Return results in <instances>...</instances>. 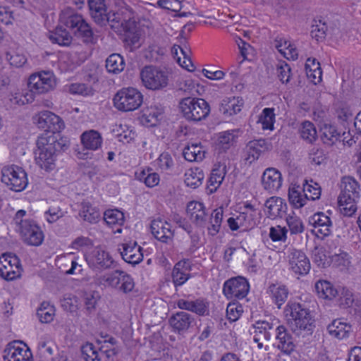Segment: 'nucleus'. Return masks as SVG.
I'll return each instance as SVG.
<instances>
[{
    "label": "nucleus",
    "instance_id": "obj_1",
    "mask_svg": "<svg viewBox=\"0 0 361 361\" xmlns=\"http://www.w3.org/2000/svg\"><path fill=\"white\" fill-rule=\"evenodd\" d=\"M68 143L63 139H58L55 135L44 133L37 140L35 151L36 164L46 171L55 169L58 152L68 148Z\"/></svg>",
    "mask_w": 361,
    "mask_h": 361
},
{
    "label": "nucleus",
    "instance_id": "obj_2",
    "mask_svg": "<svg viewBox=\"0 0 361 361\" xmlns=\"http://www.w3.org/2000/svg\"><path fill=\"white\" fill-rule=\"evenodd\" d=\"M113 21L119 24L124 32L125 45L130 51L138 48L140 45L138 27L133 20V12L123 0H115V10L113 13Z\"/></svg>",
    "mask_w": 361,
    "mask_h": 361
},
{
    "label": "nucleus",
    "instance_id": "obj_3",
    "mask_svg": "<svg viewBox=\"0 0 361 361\" xmlns=\"http://www.w3.org/2000/svg\"><path fill=\"white\" fill-rule=\"evenodd\" d=\"M284 314L292 331L298 334H311L315 327L314 319L309 309L298 302H288Z\"/></svg>",
    "mask_w": 361,
    "mask_h": 361
},
{
    "label": "nucleus",
    "instance_id": "obj_4",
    "mask_svg": "<svg viewBox=\"0 0 361 361\" xmlns=\"http://www.w3.org/2000/svg\"><path fill=\"white\" fill-rule=\"evenodd\" d=\"M61 24L69 27L75 35L82 38L85 42H91L93 32L87 23L82 16L74 9L67 7L61 11L60 14Z\"/></svg>",
    "mask_w": 361,
    "mask_h": 361
},
{
    "label": "nucleus",
    "instance_id": "obj_5",
    "mask_svg": "<svg viewBox=\"0 0 361 361\" xmlns=\"http://www.w3.org/2000/svg\"><path fill=\"white\" fill-rule=\"evenodd\" d=\"M179 108L183 118L192 122L205 119L210 112L209 104L203 99L185 97L179 102Z\"/></svg>",
    "mask_w": 361,
    "mask_h": 361
},
{
    "label": "nucleus",
    "instance_id": "obj_6",
    "mask_svg": "<svg viewBox=\"0 0 361 361\" xmlns=\"http://www.w3.org/2000/svg\"><path fill=\"white\" fill-rule=\"evenodd\" d=\"M114 106L119 111H132L143 102L142 94L136 88L124 87L118 90L113 99Z\"/></svg>",
    "mask_w": 361,
    "mask_h": 361
},
{
    "label": "nucleus",
    "instance_id": "obj_7",
    "mask_svg": "<svg viewBox=\"0 0 361 361\" xmlns=\"http://www.w3.org/2000/svg\"><path fill=\"white\" fill-rule=\"evenodd\" d=\"M142 85L151 90H160L169 83L168 72L159 67L147 66L140 71Z\"/></svg>",
    "mask_w": 361,
    "mask_h": 361
},
{
    "label": "nucleus",
    "instance_id": "obj_8",
    "mask_svg": "<svg viewBox=\"0 0 361 361\" xmlns=\"http://www.w3.org/2000/svg\"><path fill=\"white\" fill-rule=\"evenodd\" d=\"M1 181L9 189L20 192L23 190L27 185V174L21 167L18 166H4L1 170Z\"/></svg>",
    "mask_w": 361,
    "mask_h": 361
},
{
    "label": "nucleus",
    "instance_id": "obj_9",
    "mask_svg": "<svg viewBox=\"0 0 361 361\" xmlns=\"http://www.w3.org/2000/svg\"><path fill=\"white\" fill-rule=\"evenodd\" d=\"M23 267L20 259L13 253H4L0 257V276L13 281L21 276Z\"/></svg>",
    "mask_w": 361,
    "mask_h": 361
},
{
    "label": "nucleus",
    "instance_id": "obj_10",
    "mask_svg": "<svg viewBox=\"0 0 361 361\" xmlns=\"http://www.w3.org/2000/svg\"><path fill=\"white\" fill-rule=\"evenodd\" d=\"M250 289L247 279L242 276L231 278L225 281L223 292L228 299H243Z\"/></svg>",
    "mask_w": 361,
    "mask_h": 361
},
{
    "label": "nucleus",
    "instance_id": "obj_11",
    "mask_svg": "<svg viewBox=\"0 0 361 361\" xmlns=\"http://www.w3.org/2000/svg\"><path fill=\"white\" fill-rule=\"evenodd\" d=\"M287 258L289 269L296 275L303 276L309 273L310 262L306 255L293 247L288 248Z\"/></svg>",
    "mask_w": 361,
    "mask_h": 361
},
{
    "label": "nucleus",
    "instance_id": "obj_12",
    "mask_svg": "<svg viewBox=\"0 0 361 361\" xmlns=\"http://www.w3.org/2000/svg\"><path fill=\"white\" fill-rule=\"evenodd\" d=\"M85 260L94 270L106 269L111 267L114 261L110 254L102 248L96 247L85 255Z\"/></svg>",
    "mask_w": 361,
    "mask_h": 361
},
{
    "label": "nucleus",
    "instance_id": "obj_13",
    "mask_svg": "<svg viewBox=\"0 0 361 361\" xmlns=\"http://www.w3.org/2000/svg\"><path fill=\"white\" fill-rule=\"evenodd\" d=\"M33 120L39 128L50 131L53 135L64 128V123L61 118L49 111L39 112L33 117Z\"/></svg>",
    "mask_w": 361,
    "mask_h": 361
},
{
    "label": "nucleus",
    "instance_id": "obj_14",
    "mask_svg": "<svg viewBox=\"0 0 361 361\" xmlns=\"http://www.w3.org/2000/svg\"><path fill=\"white\" fill-rule=\"evenodd\" d=\"M56 85L55 78L52 73L43 71L32 74L28 80V87L35 90L37 94H44Z\"/></svg>",
    "mask_w": 361,
    "mask_h": 361
},
{
    "label": "nucleus",
    "instance_id": "obj_15",
    "mask_svg": "<svg viewBox=\"0 0 361 361\" xmlns=\"http://www.w3.org/2000/svg\"><path fill=\"white\" fill-rule=\"evenodd\" d=\"M3 358L4 361H33L32 353L28 347L17 341L6 345Z\"/></svg>",
    "mask_w": 361,
    "mask_h": 361
},
{
    "label": "nucleus",
    "instance_id": "obj_16",
    "mask_svg": "<svg viewBox=\"0 0 361 361\" xmlns=\"http://www.w3.org/2000/svg\"><path fill=\"white\" fill-rule=\"evenodd\" d=\"M278 325V322H269L267 321L257 322L253 326V341L257 343L259 349H262L264 343L270 340L274 333H275V328Z\"/></svg>",
    "mask_w": 361,
    "mask_h": 361
},
{
    "label": "nucleus",
    "instance_id": "obj_17",
    "mask_svg": "<svg viewBox=\"0 0 361 361\" xmlns=\"http://www.w3.org/2000/svg\"><path fill=\"white\" fill-rule=\"evenodd\" d=\"M19 232L23 242L28 245L39 246L44 240V233L34 221L25 222Z\"/></svg>",
    "mask_w": 361,
    "mask_h": 361
},
{
    "label": "nucleus",
    "instance_id": "obj_18",
    "mask_svg": "<svg viewBox=\"0 0 361 361\" xmlns=\"http://www.w3.org/2000/svg\"><path fill=\"white\" fill-rule=\"evenodd\" d=\"M309 223L314 227L312 233L318 238L329 236L332 232V221L330 217L323 212H318L310 216Z\"/></svg>",
    "mask_w": 361,
    "mask_h": 361
},
{
    "label": "nucleus",
    "instance_id": "obj_19",
    "mask_svg": "<svg viewBox=\"0 0 361 361\" xmlns=\"http://www.w3.org/2000/svg\"><path fill=\"white\" fill-rule=\"evenodd\" d=\"M276 342L274 345L283 353L290 355L295 348V340L289 331L283 325L275 328Z\"/></svg>",
    "mask_w": 361,
    "mask_h": 361
},
{
    "label": "nucleus",
    "instance_id": "obj_20",
    "mask_svg": "<svg viewBox=\"0 0 361 361\" xmlns=\"http://www.w3.org/2000/svg\"><path fill=\"white\" fill-rule=\"evenodd\" d=\"M118 250L123 259L131 264H137L142 261V248L137 245L136 241H126L118 246Z\"/></svg>",
    "mask_w": 361,
    "mask_h": 361
},
{
    "label": "nucleus",
    "instance_id": "obj_21",
    "mask_svg": "<svg viewBox=\"0 0 361 361\" xmlns=\"http://www.w3.org/2000/svg\"><path fill=\"white\" fill-rule=\"evenodd\" d=\"M261 183L264 190L270 194L275 193L282 185L281 173L275 168H267L262 176Z\"/></svg>",
    "mask_w": 361,
    "mask_h": 361
},
{
    "label": "nucleus",
    "instance_id": "obj_22",
    "mask_svg": "<svg viewBox=\"0 0 361 361\" xmlns=\"http://www.w3.org/2000/svg\"><path fill=\"white\" fill-rule=\"evenodd\" d=\"M150 227L152 235L158 240L165 243L172 241L173 231L171 225L166 221L157 218L152 221Z\"/></svg>",
    "mask_w": 361,
    "mask_h": 361
},
{
    "label": "nucleus",
    "instance_id": "obj_23",
    "mask_svg": "<svg viewBox=\"0 0 361 361\" xmlns=\"http://www.w3.org/2000/svg\"><path fill=\"white\" fill-rule=\"evenodd\" d=\"M191 269L192 264L189 259L180 260L174 265L171 277L175 287L183 285L191 277Z\"/></svg>",
    "mask_w": 361,
    "mask_h": 361
},
{
    "label": "nucleus",
    "instance_id": "obj_24",
    "mask_svg": "<svg viewBox=\"0 0 361 361\" xmlns=\"http://www.w3.org/2000/svg\"><path fill=\"white\" fill-rule=\"evenodd\" d=\"M90 13L95 23L104 25L106 22L113 21L114 16L107 13L104 0H89Z\"/></svg>",
    "mask_w": 361,
    "mask_h": 361
},
{
    "label": "nucleus",
    "instance_id": "obj_25",
    "mask_svg": "<svg viewBox=\"0 0 361 361\" xmlns=\"http://www.w3.org/2000/svg\"><path fill=\"white\" fill-rule=\"evenodd\" d=\"M268 149L269 145L264 139L250 141L246 146L244 159L249 164H252L259 157L262 153Z\"/></svg>",
    "mask_w": 361,
    "mask_h": 361
},
{
    "label": "nucleus",
    "instance_id": "obj_26",
    "mask_svg": "<svg viewBox=\"0 0 361 361\" xmlns=\"http://www.w3.org/2000/svg\"><path fill=\"white\" fill-rule=\"evenodd\" d=\"M265 207L267 210V216L274 219L281 218L286 212L288 206L286 201L279 197H271L265 202Z\"/></svg>",
    "mask_w": 361,
    "mask_h": 361
},
{
    "label": "nucleus",
    "instance_id": "obj_27",
    "mask_svg": "<svg viewBox=\"0 0 361 361\" xmlns=\"http://www.w3.org/2000/svg\"><path fill=\"white\" fill-rule=\"evenodd\" d=\"M187 214L192 221L200 227L207 225V215L202 203L199 202H190L187 206Z\"/></svg>",
    "mask_w": 361,
    "mask_h": 361
},
{
    "label": "nucleus",
    "instance_id": "obj_28",
    "mask_svg": "<svg viewBox=\"0 0 361 361\" xmlns=\"http://www.w3.org/2000/svg\"><path fill=\"white\" fill-rule=\"evenodd\" d=\"M194 322V318L185 312H178L169 319V323L175 332L185 333Z\"/></svg>",
    "mask_w": 361,
    "mask_h": 361
},
{
    "label": "nucleus",
    "instance_id": "obj_29",
    "mask_svg": "<svg viewBox=\"0 0 361 361\" xmlns=\"http://www.w3.org/2000/svg\"><path fill=\"white\" fill-rule=\"evenodd\" d=\"M243 101L240 97H227L221 101L219 111L225 116H231L240 112Z\"/></svg>",
    "mask_w": 361,
    "mask_h": 361
},
{
    "label": "nucleus",
    "instance_id": "obj_30",
    "mask_svg": "<svg viewBox=\"0 0 361 361\" xmlns=\"http://www.w3.org/2000/svg\"><path fill=\"white\" fill-rule=\"evenodd\" d=\"M124 280V289L128 290L130 288V275L123 271L115 270L111 273L106 274L102 276V281L108 286L118 288L120 280Z\"/></svg>",
    "mask_w": 361,
    "mask_h": 361
},
{
    "label": "nucleus",
    "instance_id": "obj_31",
    "mask_svg": "<svg viewBox=\"0 0 361 361\" xmlns=\"http://www.w3.org/2000/svg\"><path fill=\"white\" fill-rule=\"evenodd\" d=\"M330 335L338 338H348L352 332V326L341 319H334L327 327Z\"/></svg>",
    "mask_w": 361,
    "mask_h": 361
},
{
    "label": "nucleus",
    "instance_id": "obj_32",
    "mask_svg": "<svg viewBox=\"0 0 361 361\" xmlns=\"http://www.w3.org/2000/svg\"><path fill=\"white\" fill-rule=\"evenodd\" d=\"M341 188L340 197L350 196V198L359 199L360 188L355 178L350 176L343 177L341 180Z\"/></svg>",
    "mask_w": 361,
    "mask_h": 361
},
{
    "label": "nucleus",
    "instance_id": "obj_33",
    "mask_svg": "<svg viewBox=\"0 0 361 361\" xmlns=\"http://www.w3.org/2000/svg\"><path fill=\"white\" fill-rule=\"evenodd\" d=\"M288 200L295 209H300L307 202V194L303 193L302 187L299 185H292L288 189Z\"/></svg>",
    "mask_w": 361,
    "mask_h": 361
},
{
    "label": "nucleus",
    "instance_id": "obj_34",
    "mask_svg": "<svg viewBox=\"0 0 361 361\" xmlns=\"http://www.w3.org/2000/svg\"><path fill=\"white\" fill-rule=\"evenodd\" d=\"M271 297L273 302L281 308V305L286 302L288 295V288L281 284H271L267 291Z\"/></svg>",
    "mask_w": 361,
    "mask_h": 361
},
{
    "label": "nucleus",
    "instance_id": "obj_35",
    "mask_svg": "<svg viewBox=\"0 0 361 361\" xmlns=\"http://www.w3.org/2000/svg\"><path fill=\"white\" fill-rule=\"evenodd\" d=\"M81 142L85 148L96 150L101 147L102 138L97 131L91 130L81 135Z\"/></svg>",
    "mask_w": 361,
    "mask_h": 361
},
{
    "label": "nucleus",
    "instance_id": "obj_36",
    "mask_svg": "<svg viewBox=\"0 0 361 361\" xmlns=\"http://www.w3.org/2000/svg\"><path fill=\"white\" fill-rule=\"evenodd\" d=\"M315 290L319 298L331 300L338 295V290L329 281L324 280L318 281L315 283Z\"/></svg>",
    "mask_w": 361,
    "mask_h": 361
},
{
    "label": "nucleus",
    "instance_id": "obj_37",
    "mask_svg": "<svg viewBox=\"0 0 361 361\" xmlns=\"http://www.w3.org/2000/svg\"><path fill=\"white\" fill-rule=\"evenodd\" d=\"M321 139L325 145L331 146L340 138L341 134L335 126L330 124H324L320 129Z\"/></svg>",
    "mask_w": 361,
    "mask_h": 361
},
{
    "label": "nucleus",
    "instance_id": "obj_38",
    "mask_svg": "<svg viewBox=\"0 0 361 361\" xmlns=\"http://www.w3.org/2000/svg\"><path fill=\"white\" fill-rule=\"evenodd\" d=\"M204 178L203 171L200 168H190L185 173V183L187 186L196 188L202 183Z\"/></svg>",
    "mask_w": 361,
    "mask_h": 361
},
{
    "label": "nucleus",
    "instance_id": "obj_39",
    "mask_svg": "<svg viewBox=\"0 0 361 361\" xmlns=\"http://www.w3.org/2000/svg\"><path fill=\"white\" fill-rule=\"evenodd\" d=\"M79 215L84 221L90 223H95L100 218L99 211L93 207L88 202H82L81 204V209Z\"/></svg>",
    "mask_w": 361,
    "mask_h": 361
},
{
    "label": "nucleus",
    "instance_id": "obj_40",
    "mask_svg": "<svg viewBox=\"0 0 361 361\" xmlns=\"http://www.w3.org/2000/svg\"><path fill=\"white\" fill-rule=\"evenodd\" d=\"M49 39L61 46H68L72 42V37L69 32L61 27H57L54 32L49 33Z\"/></svg>",
    "mask_w": 361,
    "mask_h": 361
},
{
    "label": "nucleus",
    "instance_id": "obj_41",
    "mask_svg": "<svg viewBox=\"0 0 361 361\" xmlns=\"http://www.w3.org/2000/svg\"><path fill=\"white\" fill-rule=\"evenodd\" d=\"M183 154L188 161H200L204 157V151L200 144H192L184 148Z\"/></svg>",
    "mask_w": 361,
    "mask_h": 361
},
{
    "label": "nucleus",
    "instance_id": "obj_42",
    "mask_svg": "<svg viewBox=\"0 0 361 361\" xmlns=\"http://www.w3.org/2000/svg\"><path fill=\"white\" fill-rule=\"evenodd\" d=\"M124 68V59L118 54H112L106 60V68L109 73L118 74L122 72Z\"/></svg>",
    "mask_w": 361,
    "mask_h": 361
},
{
    "label": "nucleus",
    "instance_id": "obj_43",
    "mask_svg": "<svg viewBox=\"0 0 361 361\" xmlns=\"http://www.w3.org/2000/svg\"><path fill=\"white\" fill-rule=\"evenodd\" d=\"M135 176L137 180L143 182L149 188L157 185L160 180L159 174L153 172L151 169H143L140 172H136Z\"/></svg>",
    "mask_w": 361,
    "mask_h": 361
},
{
    "label": "nucleus",
    "instance_id": "obj_44",
    "mask_svg": "<svg viewBox=\"0 0 361 361\" xmlns=\"http://www.w3.org/2000/svg\"><path fill=\"white\" fill-rule=\"evenodd\" d=\"M223 219V208L219 207L214 209L209 216V226L207 229L209 234L214 236L216 235L221 228Z\"/></svg>",
    "mask_w": 361,
    "mask_h": 361
},
{
    "label": "nucleus",
    "instance_id": "obj_45",
    "mask_svg": "<svg viewBox=\"0 0 361 361\" xmlns=\"http://www.w3.org/2000/svg\"><path fill=\"white\" fill-rule=\"evenodd\" d=\"M357 200L350 198V196L338 197V205L341 214L346 216H352L357 209Z\"/></svg>",
    "mask_w": 361,
    "mask_h": 361
},
{
    "label": "nucleus",
    "instance_id": "obj_46",
    "mask_svg": "<svg viewBox=\"0 0 361 361\" xmlns=\"http://www.w3.org/2000/svg\"><path fill=\"white\" fill-rule=\"evenodd\" d=\"M299 132L300 137L308 143H312L317 137L314 125L310 121H305L302 122L299 128Z\"/></svg>",
    "mask_w": 361,
    "mask_h": 361
},
{
    "label": "nucleus",
    "instance_id": "obj_47",
    "mask_svg": "<svg viewBox=\"0 0 361 361\" xmlns=\"http://www.w3.org/2000/svg\"><path fill=\"white\" fill-rule=\"evenodd\" d=\"M286 222L291 235L300 234L305 230V225L302 219L294 212L287 215Z\"/></svg>",
    "mask_w": 361,
    "mask_h": 361
},
{
    "label": "nucleus",
    "instance_id": "obj_48",
    "mask_svg": "<svg viewBox=\"0 0 361 361\" xmlns=\"http://www.w3.org/2000/svg\"><path fill=\"white\" fill-rule=\"evenodd\" d=\"M275 122V114L274 108H264L262 110L258 120V123L262 125L263 130H273Z\"/></svg>",
    "mask_w": 361,
    "mask_h": 361
},
{
    "label": "nucleus",
    "instance_id": "obj_49",
    "mask_svg": "<svg viewBox=\"0 0 361 361\" xmlns=\"http://www.w3.org/2000/svg\"><path fill=\"white\" fill-rule=\"evenodd\" d=\"M37 315L41 322H51L55 315L54 307L47 302H42L41 306L37 309Z\"/></svg>",
    "mask_w": 361,
    "mask_h": 361
},
{
    "label": "nucleus",
    "instance_id": "obj_50",
    "mask_svg": "<svg viewBox=\"0 0 361 361\" xmlns=\"http://www.w3.org/2000/svg\"><path fill=\"white\" fill-rule=\"evenodd\" d=\"M226 175V166L220 165L215 166L212 169L210 178L209 183L211 186H213L216 190L220 186L222 181L224 179Z\"/></svg>",
    "mask_w": 361,
    "mask_h": 361
},
{
    "label": "nucleus",
    "instance_id": "obj_51",
    "mask_svg": "<svg viewBox=\"0 0 361 361\" xmlns=\"http://www.w3.org/2000/svg\"><path fill=\"white\" fill-rule=\"evenodd\" d=\"M302 189L303 193H305V195L307 194V198L308 200H316L319 199L321 196V188L319 185L312 180H310V183L305 180Z\"/></svg>",
    "mask_w": 361,
    "mask_h": 361
},
{
    "label": "nucleus",
    "instance_id": "obj_52",
    "mask_svg": "<svg viewBox=\"0 0 361 361\" xmlns=\"http://www.w3.org/2000/svg\"><path fill=\"white\" fill-rule=\"evenodd\" d=\"M82 355L85 361H101L103 352H99L92 343H87L82 347Z\"/></svg>",
    "mask_w": 361,
    "mask_h": 361
},
{
    "label": "nucleus",
    "instance_id": "obj_53",
    "mask_svg": "<svg viewBox=\"0 0 361 361\" xmlns=\"http://www.w3.org/2000/svg\"><path fill=\"white\" fill-rule=\"evenodd\" d=\"M104 220L109 226L121 225L124 221L123 214L117 209H109L104 212Z\"/></svg>",
    "mask_w": 361,
    "mask_h": 361
},
{
    "label": "nucleus",
    "instance_id": "obj_54",
    "mask_svg": "<svg viewBox=\"0 0 361 361\" xmlns=\"http://www.w3.org/2000/svg\"><path fill=\"white\" fill-rule=\"evenodd\" d=\"M288 229L279 225L271 226L269 228V236L273 242L285 243L287 240Z\"/></svg>",
    "mask_w": 361,
    "mask_h": 361
},
{
    "label": "nucleus",
    "instance_id": "obj_55",
    "mask_svg": "<svg viewBox=\"0 0 361 361\" xmlns=\"http://www.w3.org/2000/svg\"><path fill=\"white\" fill-rule=\"evenodd\" d=\"M6 59L9 63L15 67L23 66L27 61L25 56L18 50H10L6 53Z\"/></svg>",
    "mask_w": 361,
    "mask_h": 361
},
{
    "label": "nucleus",
    "instance_id": "obj_56",
    "mask_svg": "<svg viewBox=\"0 0 361 361\" xmlns=\"http://www.w3.org/2000/svg\"><path fill=\"white\" fill-rule=\"evenodd\" d=\"M234 135L230 131L221 132L218 135L217 146L219 150L226 151L233 145Z\"/></svg>",
    "mask_w": 361,
    "mask_h": 361
},
{
    "label": "nucleus",
    "instance_id": "obj_57",
    "mask_svg": "<svg viewBox=\"0 0 361 361\" xmlns=\"http://www.w3.org/2000/svg\"><path fill=\"white\" fill-rule=\"evenodd\" d=\"M326 30L327 26L325 23L322 20H315L312 25L311 35L319 41L325 38Z\"/></svg>",
    "mask_w": 361,
    "mask_h": 361
},
{
    "label": "nucleus",
    "instance_id": "obj_58",
    "mask_svg": "<svg viewBox=\"0 0 361 361\" xmlns=\"http://www.w3.org/2000/svg\"><path fill=\"white\" fill-rule=\"evenodd\" d=\"M190 312L200 316L209 314V305L207 302L202 299H197L192 301Z\"/></svg>",
    "mask_w": 361,
    "mask_h": 361
},
{
    "label": "nucleus",
    "instance_id": "obj_59",
    "mask_svg": "<svg viewBox=\"0 0 361 361\" xmlns=\"http://www.w3.org/2000/svg\"><path fill=\"white\" fill-rule=\"evenodd\" d=\"M243 312V310L242 305L238 303L231 302L227 305L226 315L228 319L231 322L238 320Z\"/></svg>",
    "mask_w": 361,
    "mask_h": 361
},
{
    "label": "nucleus",
    "instance_id": "obj_60",
    "mask_svg": "<svg viewBox=\"0 0 361 361\" xmlns=\"http://www.w3.org/2000/svg\"><path fill=\"white\" fill-rule=\"evenodd\" d=\"M47 221L51 224L63 216V212L58 205H51L44 213Z\"/></svg>",
    "mask_w": 361,
    "mask_h": 361
},
{
    "label": "nucleus",
    "instance_id": "obj_61",
    "mask_svg": "<svg viewBox=\"0 0 361 361\" xmlns=\"http://www.w3.org/2000/svg\"><path fill=\"white\" fill-rule=\"evenodd\" d=\"M190 50L187 49L186 47L180 49V54L183 56V61L180 56H178V63L183 68L192 71L194 69V66L190 59Z\"/></svg>",
    "mask_w": 361,
    "mask_h": 361
},
{
    "label": "nucleus",
    "instance_id": "obj_62",
    "mask_svg": "<svg viewBox=\"0 0 361 361\" xmlns=\"http://www.w3.org/2000/svg\"><path fill=\"white\" fill-rule=\"evenodd\" d=\"M157 165L161 171L170 169L173 165L171 156L168 152L161 153L157 159Z\"/></svg>",
    "mask_w": 361,
    "mask_h": 361
},
{
    "label": "nucleus",
    "instance_id": "obj_63",
    "mask_svg": "<svg viewBox=\"0 0 361 361\" xmlns=\"http://www.w3.org/2000/svg\"><path fill=\"white\" fill-rule=\"evenodd\" d=\"M290 67L286 62H281L277 68L278 76L283 83H287L290 78Z\"/></svg>",
    "mask_w": 361,
    "mask_h": 361
},
{
    "label": "nucleus",
    "instance_id": "obj_64",
    "mask_svg": "<svg viewBox=\"0 0 361 361\" xmlns=\"http://www.w3.org/2000/svg\"><path fill=\"white\" fill-rule=\"evenodd\" d=\"M147 52V58H149L152 61H158L160 60L161 56L164 54L165 50L158 45L153 44L148 47Z\"/></svg>",
    "mask_w": 361,
    "mask_h": 361
}]
</instances>
